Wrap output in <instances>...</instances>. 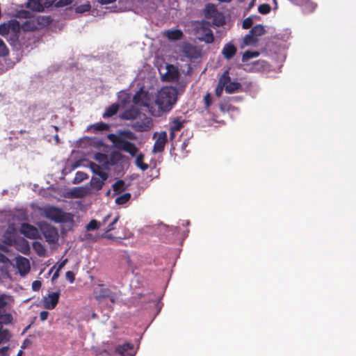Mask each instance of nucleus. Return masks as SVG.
I'll return each instance as SVG.
<instances>
[{
  "instance_id": "34",
  "label": "nucleus",
  "mask_w": 356,
  "mask_h": 356,
  "mask_svg": "<svg viewBox=\"0 0 356 356\" xmlns=\"http://www.w3.org/2000/svg\"><path fill=\"white\" fill-rule=\"evenodd\" d=\"M143 159L144 156L143 154H140L138 155L136 157V163L139 168L144 171L148 169L149 165L143 162Z\"/></svg>"
},
{
  "instance_id": "17",
  "label": "nucleus",
  "mask_w": 356,
  "mask_h": 356,
  "mask_svg": "<svg viewBox=\"0 0 356 356\" xmlns=\"http://www.w3.org/2000/svg\"><path fill=\"white\" fill-rule=\"evenodd\" d=\"M17 265L21 275H26L30 270L29 261L24 257H20L17 260Z\"/></svg>"
},
{
  "instance_id": "56",
  "label": "nucleus",
  "mask_w": 356,
  "mask_h": 356,
  "mask_svg": "<svg viewBox=\"0 0 356 356\" xmlns=\"http://www.w3.org/2000/svg\"><path fill=\"white\" fill-rule=\"evenodd\" d=\"M6 304L5 296L3 295L0 296V309L5 307Z\"/></svg>"
},
{
  "instance_id": "7",
  "label": "nucleus",
  "mask_w": 356,
  "mask_h": 356,
  "mask_svg": "<svg viewBox=\"0 0 356 356\" xmlns=\"http://www.w3.org/2000/svg\"><path fill=\"white\" fill-rule=\"evenodd\" d=\"M179 69L172 64L166 65V72L162 76L163 81L168 82L177 81L179 78Z\"/></svg>"
},
{
  "instance_id": "63",
  "label": "nucleus",
  "mask_w": 356,
  "mask_h": 356,
  "mask_svg": "<svg viewBox=\"0 0 356 356\" xmlns=\"http://www.w3.org/2000/svg\"><path fill=\"white\" fill-rule=\"evenodd\" d=\"M6 259V257L0 252V261L3 262Z\"/></svg>"
},
{
  "instance_id": "29",
  "label": "nucleus",
  "mask_w": 356,
  "mask_h": 356,
  "mask_svg": "<svg viewBox=\"0 0 356 356\" xmlns=\"http://www.w3.org/2000/svg\"><path fill=\"white\" fill-rule=\"evenodd\" d=\"M90 128L93 129V132L97 133L98 131L108 130L109 129V126L108 124L101 122L91 125Z\"/></svg>"
},
{
  "instance_id": "49",
  "label": "nucleus",
  "mask_w": 356,
  "mask_h": 356,
  "mask_svg": "<svg viewBox=\"0 0 356 356\" xmlns=\"http://www.w3.org/2000/svg\"><path fill=\"white\" fill-rule=\"evenodd\" d=\"M66 279L70 282L73 283L75 280V276L72 271H67L65 273Z\"/></svg>"
},
{
  "instance_id": "22",
  "label": "nucleus",
  "mask_w": 356,
  "mask_h": 356,
  "mask_svg": "<svg viewBox=\"0 0 356 356\" xmlns=\"http://www.w3.org/2000/svg\"><path fill=\"white\" fill-rule=\"evenodd\" d=\"M165 36L172 41L179 40L183 37V33L179 29L168 30L165 32Z\"/></svg>"
},
{
  "instance_id": "58",
  "label": "nucleus",
  "mask_w": 356,
  "mask_h": 356,
  "mask_svg": "<svg viewBox=\"0 0 356 356\" xmlns=\"http://www.w3.org/2000/svg\"><path fill=\"white\" fill-rule=\"evenodd\" d=\"M116 0H97V1L99 3H100L101 4H109V3H111L114 1H115Z\"/></svg>"
},
{
  "instance_id": "18",
  "label": "nucleus",
  "mask_w": 356,
  "mask_h": 356,
  "mask_svg": "<svg viewBox=\"0 0 356 356\" xmlns=\"http://www.w3.org/2000/svg\"><path fill=\"white\" fill-rule=\"evenodd\" d=\"M89 168L90 170L95 174L94 176L100 177L102 178H106V177H108V174L105 172L99 165L94 162L90 163Z\"/></svg>"
},
{
  "instance_id": "50",
  "label": "nucleus",
  "mask_w": 356,
  "mask_h": 356,
  "mask_svg": "<svg viewBox=\"0 0 356 356\" xmlns=\"http://www.w3.org/2000/svg\"><path fill=\"white\" fill-rule=\"evenodd\" d=\"M224 89H225V87L218 84L216 88V90H215L216 95L218 97H220Z\"/></svg>"
},
{
  "instance_id": "40",
  "label": "nucleus",
  "mask_w": 356,
  "mask_h": 356,
  "mask_svg": "<svg viewBox=\"0 0 356 356\" xmlns=\"http://www.w3.org/2000/svg\"><path fill=\"white\" fill-rule=\"evenodd\" d=\"M33 246L34 249L35 250V251L37 252V253L39 255L44 254L45 249H44V248L43 247V245L40 243H39V242H34L33 244Z\"/></svg>"
},
{
  "instance_id": "1",
  "label": "nucleus",
  "mask_w": 356,
  "mask_h": 356,
  "mask_svg": "<svg viewBox=\"0 0 356 356\" xmlns=\"http://www.w3.org/2000/svg\"><path fill=\"white\" fill-rule=\"evenodd\" d=\"M179 92L174 86L163 87L156 96L155 104L157 111H150L154 116H161L170 111L178 100Z\"/></svg>"
},
{
  "instance_id": "4",
  "label": "nucleus",
  "mask_w": 356,
  "mask_h": 356,
  "mask_svg": "<svg viewBox=\"0 0 356 356\" xmlns=\"http://www.w3.org/2000/svg\"><path fill=\"white\" fill-rule=\"evenodd\" d=\"M94 297L98 301L108 298L111 302H115L118 299L116 294L112 292L108 288L105 287L104 284H99L98 286L95 289Z\"/></svg>"
},
{
  "instance_id": "54",
  "label": "nucleus",
  "mask_w": 356,
  "mask_h": 356,
  "mask_svg": "<svg viewBox=\"0 0 356 356\" xmlns=\"http://www.w3.org/2000/svg\"><path fill=\"white\" fill-rule=\"evenodd\" d=\"M49 316V312L47 311H42L40 313V318L42 321H44Z\"/></svg>"
},
{
  "instance_id": "62",
  "label": "nucleus",
  "mask_w": 356,
  "mask_h": 356,
  "mask_svg": "<svg viewBox=\"0 0 356 356\" xmlns=\"http://www.w3.org/2000/svg\"><path fill=\"white\" fill-rule=\"evenodd\" d=\"M176 131H172V130H170V140H173V138L175 137V132Z\"/></svg>"
},
{
  "instance_id": "64",
  "label": "nucleus",
  "mask_w": 356,
  "mask_h": 356,
  "mask_svg": "<svg viewBox=\"0 0 356 356\" xmlns=\"http://www.w3.org/2000/svg\"><path fill=\"white\" fill-rule=\"evenodd\" d=\"M23 354V351L22 350H19L17 355V356H22Z\"/></svg>"
},
{
  "instance_id": "12",
  "label": "nucleus",
  "mask_w": 356,
  "mask_h": 356,
  "mask_svg": "<svg viewBox=\"0 0 356 356\" xmlns=\"http://www.w3.org/2000/svg\"><path fill=\"white\" fill-rule=\"evenodd\" d=\"M168 140L167 134L165 131H161L157 138L155 140L154 144L153 150L154 153H160L162 152L164 149L165 143Z\"/></svg>"
},
{
  "instance_id": "45",
  "label": "nucleus",
  "mask_w": 356,
  "mask_h": 356,
  "mask_svg": "<svg viewBox=\"0 0 356 356\" xmlns=\"http://www.w3.org/2000/svg\"><path fill=\"white\" fill-rule=\"evenodd\" d=\"M8 34H9L8 22L0 24V35L5 36Z\"/></svg>"
},
{
  "instance_id": "31",
  "label": "nucleus",
  "mask_w": 356,
  "mask_h": 356,
  "mask_svg": "<svg viewBox=\"0 0 356 356\" xmlns=\"http://www.w3.org/2000/svg\"><path fill=\"white\" fill-rule=\"evenodd\" d=\"M184 121L181 120L180 118H175L172 123L170 127V130L172 131H180L184 126Z\"/></svg>"
},
{
  "instance_id": "36",
  "label": "nucleus",
  "mask_w": 356,
  "mask_h": 356,
  "mask_svg": "<svg viewBox=\"0 0 356 356\" xmlns=\"http://www.w3.org/2000/svg\"><path fill=\"white\" fill-rule=\"evenodd\" d=\"M10 335L8 330L2 329L0 326V344L4 341H8L10 339Z\"/></svg>"
},
{
  "instance_id": "27",
  "label": "nucleus",
  "mask_w": 356,
  "mask_h": 356,
  "mask_svg": "<svg viewBox=\"0 0 356 356\" xmlns=\"http://www.w3.org/2000/svg\"><path fill=\"white\" fill-rule=\"evenodd\" d=\"M204 12L206 18L211 19L213 15L217 14L218 10L216 9L214 5L209 3L206 6Z\"/></svg>"
},
{
  "instance_id": "5",
  "label": "nucleus",
  "mask_w": 356,
  "mask_h": 356,
  "mask_svg": "<svg viewBox=\"0 0 356 356\" xmlns=\"http://www.w3.org/2000/svg\"><path fill=\"white\" fill-rule=\"evenodd\" d=\"M115 146L118 149L122 150L130 154L131 156H135L138 152V148L135 144L127 141L122 138H118L113 141Z\"/></svg>"
},
{
  "instance_id": "46",
  "label": "nucleus",
  "mask_w": 356,
  "mask_h": 356,
  "mask_svg": "<svg viewBox=\"0 0 356 356\" xmlns=\"http://www.w3.org/2000/svg\"><path fill=\"white\" fill-rule=\"evenodd\" d=\"M252 19L251 17H247L243 22L242 27L244 29H248L252 26Z\"/></svg>"
},
{
  "instance_id": "11",
  "label": "nucleus",
  "mask_w": 356,
  "mask_h": 356,
  "mask_svg": "<svg viewBox=\"0 0 356 356\" xmlns=\"http://www.w3.org/2000/svg\"><path fill=\"white\" fill-rule=\"evenodd\" d=\"M152 126V120L149 118H145L143 120L136 121L131 124V127L138 132L148 131Z\"/></svg>"
},
{
  "instance_id": "39",
  "label": "nucleus",
  "mask_w": 356,
  "mask_h": 356,
  "mask_svg": "<svg viewBox=\"0 0 356 356\" xmlns=\"http://www.w3.org/2000/svg\"><path fill=\"white\" fill-rule=\"evenodd\" d=\"M88 178V175L86 172L79 171L76 173L74 178V183H79Z\"/></svg>"
},
{
  "instance_id": "19",
  "label": "nucleus",
  "mask_w": 356,
  "mask_h": 356,
  "mask_svg": "<svg viewBox=\"0 0 356 356\" xmlns=\"http://www.w3.org/2000/svg\"><path fill=\"white\" fill-rule=\"evenodd\" d=\"M26 7L33 11L42 12L45 6L42 3L41 0H29Z\"/></svg>"
},
{
  "instance_id": "2",
  "label": "nucleus",
  "mask_w": 356,
  "mask_h": 356,
  "mask_svg": "<svg viewBox=\"0 0 356 356\" xmlns=\"http://www.w3.org/2000/svg\"><path fill=\"white\" fill-rule=\"evenodd\" d=\"M44 216L57 223L68 222L72 220V216L69 213L64 212L61 209L49 206L44 209Z\"/></svg>"
},
{
  "instance_id": "24",
  "label": "nucleus",
  "mask_w": 356,
  "mask_h": 356,
  "mask_svg": "<svg viewBox=\"0 0 356 356\" xmlns=\"http://www.w3.org/2000/svg\"><path fill=\"white\" fill-rule=\"evenodd\" d=\"M119 110V105L118 104H113L109 106L103 114V118H107L115 115Z\"/></svg>"
},
{
  "instance_id": "37",
  "label": "nucleus",
  "mask_w": 356,
  "mask_h": 356,
  "mask_svg": "<svg viewBox=\"0 0 356 356\" xmlns=\"http://www.w3.org/2000/svg\"><path fill=\"white\" fill-rule=\"evenodd\" d=\"M119 138H122L129 140H136L137 138L136 134L129 130L124 131L120 133V136Z\"/></svg>"
},
{
  "instance_id": "52",
  "label": "nucleus",
  "mask_w": 356,
  "mask_h": 356,
  "mask_svg": "<svg viewBox=\"0 0 356 356\" xmlns=\"http://www.w3.org/2000/svg\"><path fill=\"white\" fill-rule=\"evenodd\" d=\"M58 0H44V6L46 7V8H49L51 7V6L56 4V3L58 1Z\"/></svg>"
},
{
  "instance_id": "51",
  "label": "nucleus",
  "mask_w": 356,
  "mask_h": 356,
  "mask_svg": "<svg viewBox=\"0 0 356 356\" xmlns=\"http://www.w3.org/2000/svg\"><path fill=\"white\" fill-rule=\"evenodd\" d=\"M41 282L35 280L32 283V289L33 291H38L41 287Z\"/></svg>"
},
{
  "instance_id": "55",
  "label": "nucleus",
  "mask_w": 356,
  "mask_h": 356,
  "mask_svg": "<svg viewBox=\"0 0 356 356\" xmlns=\"http://www.w3.org/2000/svg\"><path fill=\"white\" fill-rule=\"evenodd\" d=\"M8 346H4L0 348V356H8Z\"/></svg>"
},
{
  "instance_id": "43",
  "label": "nucleus",
  "mask_w": 356,
  "mask_h": 356,
  "mask_svg": "<svg viewBox=\"0 0 356 356\" xmlns=\"http://www.w3.org/2000/svg\"><path fill=\"white\" fill-rule=\"evenodd\" d=\"M120 217L119 216H115L113 220H112V222H111L108 226L106 227V228L104 229V232L105 234H107L108 232L115 229V224L118 221Z\"/></svg>"
},
{
  "instance_id": "38",
  "label": "nucleus",
  "mask_w": 356,
  "mask_h": 356,
  "mask_svg": "<svg viewBox=\"0 0 356 356\" xmlns=\"http://www.w3.org/2000/svg\"><path fill=\"white\" fill-rule=\"evenodd\" d=\"M259 55V53L257 51H246L243 54L242 60L243 62L247 61L251 58L257 57Z\"/></svg>"
},
{
  "instance_id": "57",
  "label": "nucleus",
  "mask_w": 356,
  "mask_h": 356,
  "mask_svg": "<svg viewBox=\"0 0 356 356\" xmlns=\"http://www.w3.org/2000/svg\"><path fill=\"white\" fill-rule=\"evenodd\" d=\"M67 259H64L62 262H60V263L58 264V267H57V269H56V270H60L64 267V266L65 265V264L67 263Z\"/></svg>"
},
{
  "instance_id": "53",
  "label": "nucleus",
  "mask_w": 356,
  "mask_h": 356,
  "mask_svg": "<svg viewBox=\"0 0 356 356\" xmlns=\"http://www.w3.org/2000/svg\"><path fill=\"white\" fill-rule=\"evenodd\" d=\"M90 6L89 4H86V5L78 7L77 11L83 13L85 11H88L90 10Z\"/></svg>"
},
{
  "instance_id": "15",
  "label": "nucleus",
  "mask_w": 356,
  "mask_h": 356,
  "mask_svg": "<svg viewBox=\"0 0 356 356\" xmlns=\"http://www.w3.org/2000/svg\"><path fill=\"white\" fill-rule=\"evenodd\" d=\"M237 49L232 43H227L222 49V54L227 60H230L236 54Z\"/></svg>"
},
{
  "instance_id": "14",
  "label": "nucleus",
  "mask_w": 356,
  "mask_h": 356,
  "mask_svg": "<svg viewBox=\"0 0 356 356\" xmlns=\"http://www.w3.org/2000/svg\"><path fill=\"white\" fill-rule=\"evenodd\" d=\"M9 33L11 34L10 39L13 41H17L19 38V33L21 29L20 24L17 20H10L8 22Z\"/></svg>"
},
{
  "instance_id": "32",
  "label": "nucleus",
  "mask_w": 356,
  "mask_h": 356,
  "mask_svg": "<svg viewBox=\"0 0 356 356\" xmlns=\"http://www.w3.org/2000/svg\"><path fill=\"white\" fill-rule=\"evenodd\" d=\"M94 159L99 163L107 165L108 163V156L102 152H97L95 154Z\"/></svg>"
},
{
  "instance_id": "35",
  "label": "nucleus",
  "mask_w": 356,
  "mask_h": 356,
  "mask_svg": "<svg viewBox=\"0 0 356 356\" xmlns=\"http://www.w3.org/2000/svg\"><path fill=\"white\" fill-rule=\"evenodd\" d=\"M124 185H125L124 181L122 179H120V180H118L117 181H115L113 184L112 187H113V191L115 193H120V192H122L125 190Z\"/></svg>"
},
{
  "instance_id": "59",
  "label": "nucleus",
  "mask_w": 356,
  "mask_h": 356,
  "mask_svg": "<svg viewBox=\"0 0 356 356\" xmlns=\"http://www.w3.org/2000/svg\"><path fill=\"white\" fill-rule=\"evenodd\" d=\"M139 97H140V95L138 93L136 94L134 96V102L136 103V104H138L139 103Z\"/></svg>"
},
{
  "instance_id": "3",
  "label": "nucleus",
  "mask_w": 356,
  "mask_h": 356,
  "mask_svg": "<svg viewBox=\"0 0 356 356\" xmlns=\"http://www.w3.org/2000/svg\"><path fill=\"white\" fill-rule=\"evenodd\" d=\"M195 37L200 41L206 43H212L214 41V37L212 31L210 29V23L206 21L197 22L194 27Z\"/></svg>"
},
{
  "instance_id": "61",
  "label": "nucleus",
  "mask_w": 356,
  "mask_h": 356,
  "mask_svg": "<svg viewBox=\"0 0 356 356\" xmlns=\"http://www.w3.org/2000/svg\"><path fill=\"white\" fill-rule=\"evenodd\" d=\"M77 192H78V193H77L76 194H75V195H74L75 197H81V196H83V195H84V194L83 193V190L79 189V190L77 191Z\"/></svg>"
},
{
  "instance_id": "10",
  "label": "nucleus",
  "mask_w": 356,
  "mask_h": 356,
  "mask_svg": "<svg viewBox=\"0 0 356 356\" xmlns=\"http://www.w3.org/2000/svg\"><path fill=\"white\" fill-rule=\"evenodd\" d=\"M19 231L22 234L31 239H35L39 236L38 229L26 222L22 223Z\"/></svg>"
},
{
  "instance_id": "6",
  "label": "nucleus",
  "mask_w": 356,
  "mask_h": 356,
  "mask_svg": "<svg viewBox=\"0 0 356 356\" xmlns=\"http://www.w3.org/2000/svg\"><path fill=\"white\" fill-rule=\"evenodd\" d=\"M41 231L49 243H55L58 241V233L54 227L46 225L41 227Z\"/></svg>"
},
{
  "instance_id": "60",
  "label": "nucleus",
  "mask_w": 356,
  "mask_h": 356,
  "mask_svg": "<svg viewBox=\"0 0 356 356\" xmlns=\"http://www.w3.org/2000/svg\"><path fill=\"white\" fill-rule=\"evenodd\" d=\"M59 271L60 270H56V272L54 273V275L52 276V280H55L56 279H57L58 277Z\"/></svg>"
},
{
  "instance_id": "25",
  "label": "nucleus",
  "mask_w": 356,
  "mask_h": 356,
  "mask_svg": "<svg viewBox=\"0 0 356 356\" xmlns=\"http://www.w3.org/2000/svg\"><path fill=\"white\" fill-rule=\"evenodd\" d=\"M211 19L212 24L216 26H222L225 22L223 15L220 12H218L217 14L211 17Z\"/></svg>"
},
{
  "instance_id": "23",
  "label": "nucleus",
  "mask_w": 356,
  "mask_h": 356,
  "mask_svg": "<svg viewBox=\"0 0 356 356\" xmlns=\"http://www.w3.org/2000/svg\"><path fill=\"white\" fill-rule=\"evenodd\" d=\"M241 88L240 83L237 81L229 82L225 87V90L228 94H232L238 91Z\"/></svg>"
},
{
  "instance_id": "47",
  "label": "nucleus",
  "mask_w": 356,
  "mask_h": 356,
  "mask_svg": "<svg viewBox=\"0 0 356 356\" xmlns=\"http://www.w3.org/2000/svg\"><path fill=\"white\" fill-rule=\"evenodd\" d=\"M205 108L208 109L212 103V97L210 93H207L204 97Z\"/></svg>"
},
{
  "instance_id": "48",
  "label": "nucleus",
  "mask_w": 356,
  "mask_h": 356,
  "mask_svg": "<svg viewBox=\"0 0 356 356\" xmlns=\"http://www.w3.org/2000/svg\"><path fill=\"white\" fill-rule=\"evenodd\" d=\"M72 3V0H58L56 4V7H62L65 6H68Z\"/></svg>"
},
{
  "instance_id": "26",
  "label": "nucleus",
  "mask_w": 356,
  "mask_h": 356,
  "mask_svg": "<svg viewBox=\"0 0 356 356\" xmlns=\"http://www.w3.org/2000/svg\"><path fill=\"white\" fill-rule=\"evenodd\" d=\"M250 32L257 38V37L263 35L266 30L263 25L257 24L252 27Z\"/></svg>"
},
{
  "instance_id": "20",
  "label": "nucleus",
  "mask_w": 356,
  "mask_h": 356,
  "mask_svg": "<svg viewBox=\"0 0 356 356\" xmlns=\"http://www.w3.org/2000/svg\"><path fill=\"white\" fill-rule=\"evenodd\" d=\"M140 112L138 109L134 108H131L129 109L125 110L122 114H121V118L123 120H135L138 118Z\"/></svg>"
},
{
  "instance_id": "33",
  "label": "nucleus",
  "mask_w": 356,
  "mask_h": 356,
  "mask_svg": "<svg viewBox=\"0 0 356 356\" xmlns=\"http://www.w3.org/2000/svg\"><path fill=\"white\" fill-rule=\"evenodd\" d=\"M257 42V39L250 32L243 38V45L248 46Z\"/></svg>"
},
{
  "instance_id": "42",
  "label": "nucleus",
  "mask_w": 356,
  "mask_h": 356,
  "mask_svg": "<svg viewBox=\"0 0 356 356\" xmlns=\"http://www.w3.org/2000/svg\"><path fill=\"white\" fill-rule=\"evenodd\" d=\"M22 29L24 31H34L37 29V26L33 22L27 21L23 24Z\"/></svg>"
},
{
  "instance_id": "30",
  "label": "nucleus",
  "mask_w": 356,
  "mask_h": 356,
  "mask_svg": "<svg viewBox=\"0 0 356 356\" xmlns=\"http://www.w3.org/2000/svg\"><path fill=\"white\" fill-rule=\"evenodd\" d=\"M131 196V195L129 193H123V194L120 195V196H118L115 199V202L117 204L122 205V204L127 203L130 200Z\"/></svg>"
},
{
  "instance_id": "44",
  "label": "nucleus",
  "mask_w": 356,
  "mask_h": 356,
  "mask_svg": "<svg viewBox=\"0 0 356 356\" xmlns=\"http://www.w3.org/2000/svg\"><path fill=\"white\" fill-rule=\"evenodd\" d=\"M9 50L7 48L4 42L0 38V56H5L8 55Z\"/></svg>"
},
{
  "instance_id": "41",
  "label": "nucleus",
  "mask_w": 356,
  "mask_h": 356,
  "mask_svg": "<svg viewBox=\"0 0 356 356\" xmlns=\"http://www.w3.org/2000/svg\"><path fill=\"white\" fill-rule=\"evenodd\" d=\"M270 10H271V8H270V5H268L267 3L261 4L258 8L259 12L262 15H266V14L269 13L270 12Z\"/></svg>"
},
{
  "instance_id": "28",
  "label": "nucleus",
  "mask_w": 356,
  "mask_h": 356,
  "mask_svg": "<svg viewBox=\"0 0 356 356\" xmlns=\"http://www.w3.org/2000/svg\"><path fill=\"white\" fill-rule=\"evenodd\" d=\"M231 79L229 76V70H225L218 80V84L225 87L229 82Z\"/></svg>"
},
{
  "instance_id": "9",
  "label": "nucleus",
  "mask_w": 356,
  "mask_h": 356,
  "mask_svg": "<svg viewBox=\"0 0 356 356\" xmlns=\"http://www.w3.org/2000/svg\"><path fill=\"white\" fill-rule=\"evenodd\" d=\"M182 52L189 59H197L201 57L202 51L200 48L189 43L183 46Z\"/></svg>"
},
{
  "instance_id": "16",
  "label": "nucleus",
  "mask_w": 356,
  "mask_h": 356,
  "mask_svg": "<svg viewBox=\"0 0 356 356\" xmlns=\"http://www.w3.org/2000/svg\"><path fill=\"white\" fill-rule=\"evenodd\" d=\"M108 178V177L102 178L97 176H92L90 181L91 188L96 191H100L103 188Z\"/></svg>"
},
{
  "instance_id": "8",
  "label": "nucleus",
  "mask_w": 356,
  "mask_h": 356,
  "mask_svg": "<svg viewBox=\"0 0 356 356\" xmlns=\"http://www.w3.org/2000/svg\"><path fill=\"white\" fill-rule=\"evenodd\" d=\"M59 291L53 292L48 294L47 296L43 297L42 300L43 307L47 309H54L59 301Z\"/></svg>"
},
{
  "instance_id": "21",
  "label": "nucleus",
  "mask_w": 356,
  "mask_h": 356,
  "mask_svg": "<svg viewBox=\"0 0 356 356\" xmlns=\"http://www.w3.org/2000/svg\"><path fill=\"white\" fill-rule=\"evenodd\" d=\"M111 217V214H108L105 216L102 222H97L96 220H91L90 222L86 225V228L87 231H92L97 229L99 226L104 225L108 219Z\"/></svg>"
},
{
  "instance_id": "13",
  "label": "nucleus",
  "mask_w": 356,
  "mask_h": 356,
  "mask_svg": "<svg viewBox=\"0 0 356 356\" xmlns=\"http://www.w3.org/2000/svg\"><path fill=\"white\" fill-rule=\"evenodd\" d=\"M115 352L120 356H134L136 354L134 345L130 343L118 345L115 348Z\"/></svg>"
}]
</instances>
